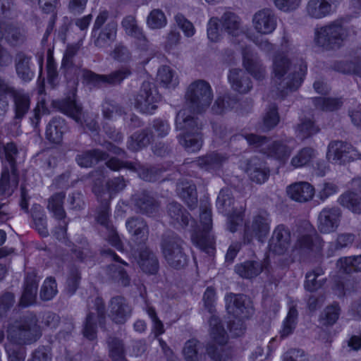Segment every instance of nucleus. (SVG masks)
Here are the masks:
<instances>
[{
  "label": "nucleus",
  "mask_w": 361,
  "mask_h": 361,
  "mask_svg": "<svg viewBox=\"0 0 361 361\" xmlns=\"http://www.w3.org/2000/svg\"><path fill=\"white\" fill-rule=\"evenodd\" d=\"M7 339L16 345H31L42 335L39 319L33 312H27L20 320L10 324L7 329Z\"/></svg>",
  "instance_id": "1"
},
{
  "label": "nucleus",
  "mask_w": 361,
  "mask_h": 361,
  "mask_svg": "<svg viewBox=\"0 0 361 361\" xmlns=\"http://www.w3.org/2000/svg\"><path fill=\"white\" fill-rule=\"evenodd\" d=\"M348 36V29L341 19H337L316 28L314 43L324 51H336L344 44Z\"/></svg>",
  "instance_id": "2"
},
{
  "label": "nucleus",
  "mask_w": 361,
  "mask_h": 361,
  "mask_svg": "<svg viewBox=\"0 0 361 361\" xmlns=\"http://www.w3.org/2000/svg\"><path fill=\"white\" fill-rule=\"evenodd\" d=\"M176 127L181 132L177 135L180 145L186 151L197 152L203 145V134L202 125L199 123L197 117L186 116L180 121L178 116L176 118Z\"/></svg>",
  "instance_id": "3"
},
{
  "label": "nucleus",
  "mask_w": 361,
  "mask_h": 361,
  "mask_svg": "<svg viewBox=\"0 0 361 361\" xmlns=\"http://www.w3.org/2000/svg\"><path fill=\"white\" fill-rule=\"evenodd\" d=\"M184 245V240L176 233L163 236L161 249L165 260L171 267L180 269L188 265L189 257Z\"/></svg>",
  "instance_id": "4"
},
{
  "label": "nucleus",
  "mask_w": 361,
  "mask_h": 361,
  "mask_svg": "<svg viewBox=\"0 0 361 361\" xmlns=\"http://www.w3.org/2000/svg\"><path fill=\"white\" fill-rule=\"evenodd\" d=\"M185 100L190 111L197 114L204 113L213 99V91L208 82L196 80L187 88Z\"/></svg>",
  "instance_id": "5"
},
{
  "label": "nucleus",
  "mask_w": 361,
  "mask_h": 361,
  "mask_svg": "<svg viewBox=\"0 0 361 361\" xmlns=\"http://www.w3.org/2000/svg\"><path fill=\"white\" fill-rule=\"evenodd\" d=\"M6 161L8 163L10 169L4 166L0 177V194L4 195L11 188H17L20 181V174L17 164L18 149L14 142H7L3 148Z\"/></svg>",
  "instance_id": "6"
},
{
  "label": "nucleus",
  "mask_w": 361,
  "mask_h": 361,
  "mask_svg": "<svg viewBox=\"0 0 361 361\" xmlns=\"http://www.w3.org/2000/svg\"><path fill=\"white\" fill-rule=\"evenodd\" d=\"M7 95H10L13 99L14 119L21 121L30 108V98L27 94L22 93L13 87L8 85L0 77V105L3 107H6L8 105Z\"/></svg>",
  "instance_id": "7"
},
{
  "label": "nucleus",
  "mask_w": 361,
  "mask_h": 361,
  "mask_svg": "<svg viewBox=\"0 0 361 361\" xmlns=\"http://www.w3.org/2000/svg\"><path fill=\"white\" fill-rule=\"evenodd\" d=\"M51 105L54 110L73 119L78 124L83 125L85 122L82 106L78 100L76 87L69 90L63 97L53 99Z\"/></svg>",
  "instance_id": "8"
},
{
  "label": "nucleus",
  "mask_w": 361,
  "mask_h": 361,
  "mask_svg": "<svg viewBox=\"0 0 361 361\" xmlns=\"http://www.w3.org/2000/svg\"><path fill=\"white\" fill-rule=\"evenodd\" d=\"M162 96L154 84L144 81L135 98V108L142 114L152 115L158 108Z\"/></svg>",
  "instance_id": "9"
},
{
  "label": "nucleus",
  "mask_w": 361,
  "mask_h": 361,
  "mask_svg": "<svg viewBox=\"0 0 361 361\" xmlns=\"http://www.w3.org/2000/svg\"><path fill=\"white\" fill-rule=\"evenodd\" d=\"M131 75L132 70L128 66H122L107 75L98 74L85 68L82 70V79L84 84L99 87L102 84L119 85Z\"/></svg>",
  "instance_id": "10"
},
{
  "label": "nucleus",
  "mask_w": 361,
  "mask_h": 361,
  "mask_svg": "<svg viewBox=\"0 0 361 361\" xmlns=\"http://www.w3.org/2000/svg\"><path fill=\"white\" fill-rule=\"evenodd\" d=\"M326 157L332 164L345 165L360 159L361 154L350 142L337 140L329 142Z\"/></svg>",
  "instance_id": "11"
},
{
  "label": "nucleus",
  "mask_w": 361,
  "mask_h": 361,
  "mask_svg": "<svg viewBox=\"0 0 361 361\" xmlns=\"http://www.w3.org/2000/svg\"><path fill=\"white\" fill-rule=\"evenodd\" d=\"M251 99H242L237 95L225 93L217 96L212 107L215 115L224 116L228 112L233 111L239 114L248 113L252 108Z\"/></svg>",
  "instance_id": "12"
},
{
  "label": "nucleus",
  "mask_w": 361,
  "mask_h": 361,
  "mask_svg": "<svg viewBox=\"0 0 361 361\" xmlns=\"http://www.w3.org/2000/svg\"><path fill=\"white\" fill-rule=\"evenodd\" d=\"M209 323L211 338L218 345L214 343H209L207 346V353L214 361H224L222 346L227 343V333L218 317L212 315Z\"/></svg>",
  "instance_id": "13"
},
{
  "label": "nucleus",
  "mask_w": 361,
  "mask_h": 361,
  "mask_svg": "<svg viewBox=\"0 0 361 361\" xmlns=\"http://www.w3.org/2000/svg\"><path fill=\"white\" fill-rule=\"evenodd\" d=\"M234 197L231 194L226 193L221 190L216 199L218 210L228 216V223L226 226H243L245 214V207H233ZM243 226H250L245 224Z\"/></svg>",
  "instance_id": "14"
},
{
  "label": "nucleus",
  "mask_w": 361,
  "mask_h": 361,
  "mask_svg": "<svg viewBox=\"0 0 361 361\" xmlns=\"http://www.w3.org/2000/svg\"><path fill=\"white\" fill-rule=\"evenodd\" d=\"M226 308L229 314L238 319V323L240 327L237 336L243 333L242 319L248 318L251 314V308L246 295L243 294L229 293L225 297Z\"/></svg>",
  "instance_id": "15"
},
{
  "label": "nucleus",
  "mask_w": 361,
  "mask_h": 361,
  "mask_svg": "<svg viewBox=\"0 0 361 361\" xmlns=\"http://www.w3.org/2000/svg\"><path fill=\"white\" fill-rule=\"evenodd\" d=\"M96 312H90L87 314L82 330L83 335L90 341H93L97 337V323L101 328L105 326L106 308L103 300L97 298L94 302Z\"/></svg>",
  "instance_id": "16"
},
{
  "label": "nucleus",
  "mask_w": 361,
  "mask_h": 361,
  "mask_svg": "<svg viewBox=\"0 0 361 361\" xmlns=\"http://www.w3.org/2000/svg\"><path fill=\"white\" fill-rule=\"evenodd\" d=\"M192 243L209 256L216 251V238L212 227H193L190 231Z\"/></svg>",
  "instance_id": "17"
},
{
  "label": "nucleus",
  "mask_w": 361,
  "mask_h": 361,
  "mask_svg": "<svg viewBox=\"0 0 361 361\" xmlns=\"http://www.w3.org/2000/svg\"><path fill=\"white\" fill-rule=\"evenodd\" d=\"M228 159V156L226 154L220 153L218 151H211L196 157L191 163L203 171L216 173L222 170Z\"/></svg>",
  "instance_id": "18"
},
{
  "label": "nucleus",
  "mask_w": 361,
  "mask_h": 361,
  "mask_svg": "<svg viewBox=\"0 0 361 361\" xmlns=\"http://www.w3.org/2000/svg\"><path fill=\"white\" fill-rule=\"evenodd\" d=\"M293 140L292 137L276 140L259 152L266 157L277 161L280 164L284 165L288 162L293 152V147L288 144Z\"/></svg>",
  "instance_id": "19"
},
{
  "label": "nucleus",
  "mask_w": 361,
  "mask_h": 361,
  "mask_svg": "<svg viewBox=\"0 0 361 361\" xmlns=\"http://www.w3.org/2000/svg\"><path fill=\"white\" fill-rule=\"evenodd\" d=\"M39 280L34 272L27 273L24 279L23 290L18 302L20 307H27L36 302Z\"/></svg>",
  "instance_id": "20"
},
{
  "label": "nucleus",
  "mask_w": 361,
  "mask_h": 361,
  "mask_svg": "<svg viewBox=\"0 0 361 361\" xmlns=\"http://www.w3.org/2000/svg\"><path fill=\"white\" fill-rule=\"evenodd\" d=\"M286 192L292 200L303 203L311 200L314 197L315 189L308 182L298 181L288 185Z\"/></svg>",
  "instance_id": "21"
},
{
  "label": "nucleus",
  "mask_w": 361,
  "mask_h": 361,
  "mask_svg": "<svg viewBox=\"0 0 361 361\" xmlns=\"http://www.w3.org/2000/svg\"><path fill=\"white\" fill-rule=\"evenodd\" d=\"M253 24L255 30L261 34L273 32L277 25L276 18L272 11L264 8L257 12L253 17Z\"/></svg>",
  "instance_id": "22"
},
{
  "label": "nucleus",
  "mask_w": 361,
  "mask_h": 361,
  "mask_svg": "<svg viewBox=\"0 0 361 361\" xmlns=\"http://www.w3.org/2000/svg\"><path fill=\"white\" fill-rule=\"evenodd\" d=\"M290 241L288 227H276L269 243V250L276 255H283L290 246Z\"/></svg>",
  "instance_id": "23"
},
{
  "label": "nucleus",
  "mask_w": 361,
  "mask_h": 361,
  "mask_svg": "<svg viewBox=\"0 0 361 361\" xmlns=\"http://www.w3.org/2000/svg\"><path fill=\"white\" fill-rule=\"evenodd\" d=\"M131 311L125 298L116 296L111 298L109 317L116 324H124L130 318Z\"/></svg>",
  "instance_id": "24"
},
{
  "label": "nucleus",
  "mask_w": 361,
  "mask_h": 361,
  "mask_svg": "<svg viewBox=\"0 0 361 361\" xmlns=\"http://www.w3.org/2000/svg\"><path fill=\"white\" fill-rule=\"evenodd\" d=\"M177 194L190 210L197 208L198 195L196 185L192 180H184L178 183Z\"/></svg>",
  "instance_id": "25"
},
{
  "label": "nucleus",
  "mask_w": 361,
  "mask_h": 361,
  "mask_svg": "<svg viewBox=\"0 0 361 361\" xmlns=\"http://www.w3.org/2000/svg\"><path fill=\"white\" fill-rule=\"evenodd\" d=\"M153 139V133L149 128L134 132L127 140V149L131 152H138L147 148Z\"/></svg>",
  "instance_id": "26"
},
{
  "label": "nucleus",
  "mask_w": 361,
  "mask_h": 361,
  "mask_svg": "<svg viewBox=\"0 0 361 361\" xmlns=\"http://www.w3.org/2000/svg\"><path fill=\"white\" fill-rule=\"evenodd\" d=\"M134 205L138 212L152 216L158 211L159 204L147 190H142L133 197Z\"/></svg>",
  "instance_id": "27"
},
{
  "label": "nucleus",
  "mask_w": 361,
  "mask_h": 361,
  "mask_svg": "<svg viewBox=\"0 0 361 361\" xmlns=\"http://www.w3.org/2000/svg\"><path fill=\"white\" fill-rule=\"evenodd\" d=\"M142 271L147 274H156L159 270V261L149 249L137 250L133 255Z\"/></svg>",
  "instance_id": "28"
},
{
  "label": "nucleus",
  "mask_w": 361,
  "mask_h": 361,
  "mask_svg": "<svg viewBox=\"0 0 361 361\" xmlns=\"http://www.w3.org/2000/svg\"><path fill=\"white\" fill-rule=\"evenodd\" d=\"M67 130L68 125L66 120L61 117H54L47 125L45 137L49 142L59 145L62 142Z\"/></svg>",
  "instance_id": "29"
},
{
  "label": "nucleus",
  "mask_w": 361,
  "mask_h": 361,
  "mask_svg": "<svg viewBox=\"0 0 361 361\" xmlns=\"http://www.w3.org/2000/svg\"><path fill=\"white\" fill-rule=\"evenodd\" d=\"M228 80L232 90L240 94H246L252 88L251 78L240 68H231Z\"/></svg>",
  "instance_id": "30"
},
{
  "label": "nucleus",
  "mask_w": 361,
  "mask_h": 361,
  "mask_svg": "<svg viewBox=\"0 0 361 361\" xmlns=\"http://www.w3.org/2000/svg\"><path fill=\"white\" fill-rule=\"evenodd\" d=\"M268 265L267 262L247 260L235 265V272L241 278L252 279L259 276Z\"/></svg>",
  "instance_id": "31"
},
{
  "label": "nucleus",
  "mask_w": 361,
  "mask_h": 361,
  "mask_svg": "<svg viewBox=\"0 0 361 361\" xmlns=\"http://www.w3.org/2000/svg\"><path fill=\"white\" fill-rule=\"evenodd\" d=\"M109 157L107 152L94 148L82 151L75 156L76 164L84 169L92 168L99 162L106 160Z\"/></svg>",
  "instance_id": "32"
},
{
  "label": "nucleus",
  "mask_w": 361,
  "mask_h": 361,
  "mask_svg": "<svg viewBox=\"0 0 361 361\" xmlns=\"http://www.w3.org/2000/svg\"><path fill=\"white\" fill-rule=\"evenodd\" d=\"M292 66V61L283 51L276 52L272 57V75L277 80L282 81Z\"/></svg>",
  "instance_id": "33"
},
{
  "label": "nucleus",
  "mask_w": 361,
  "mask_h": 361,
  "mask_svg": "<svg viewBox=\"0 0 361 361\" xmlns=\"http://www.w3.org/2000/svg\"><path fill=\"white\" fill-rule=\"evenodd\" d=\"M334 2L335 0H309L306 11L311 18L322 19L332 13Z\"/></svg>",
  "instance_id": "34"
},
{
  "label": "nucleus",
  "mask_w": 361,
  "mask_h": 361,
  "mask_svg": "<svg viewBox=\"0 0 361 361\" xmlns=\"http://www.w3.org/2000/svg\"><path fill=\"white\" fill-rule=\"evenodd\" d=\"M246 173L250 180L257 184L265 183L270 176L269 168L265 164L259 161L253 162L251 160L247 162Z\"/></svg>",
  "instance_id": "35"
},
{
  "label": "nucleus",
  "mask_w": 361,
  "mask_h": 361,
  "mask_svg": "<svg viewBox=\"0 0 361 361\" xmlns=\"http://www.w3.org/2000/svg\"><path fill=\"white\" fill-rule=\"evenodd\" d=\"M66 193L64 192H56L48 199L47 209L52 214V216L57 221H64L66 217V212L64 209V201Z\"/></svg>",
  "instance_id": "36"
},
{
  "label": "nucleus",
  "mask_w": 361,
  "mask_h": 361,
  "mask_svg": "<svg viewBox=\"0 0 361 361\" xmlns=\"http://www.w3.org/2000/svg\"><path fill=\"white\" fill-rule=\"evenodd\" d=\"M117 33V23L111 21L101 28L94 36H92L94 44L99 48L104 47L109 42H114Z\"/></svg>",
  "instance_id": "37"
},
{
  "label": "nucleus",
  "mask_w": 361,
  "mask_h": 361,
  "mask_svg": "<svg viewBox=\"0 0 361 361\" xmlns=\"http://www.w3.org/2000/svg\"><path fill=\"white\" fill-rule=\"evenodd\" d=\"M32 57L27 56L23 51L16 54V71L19 78L23 82H30L34 77V73L30 70Z\"/></svg>",
  "instance_id": "38"
},
{
  "label": "nucleus",
  "mask_w": 361,
  "mask_h": 361,
  "mask_svg": "<svg viewBox=\"0 0 361 361\" xmlns=\"http://www.w3.org/2000/svg\"><path fill=\"white\" fill-rule=\"evenodd\" d=\"M167 169L161 164L147 165L142 164L138 177L145 182L155 183L159 180Z\"/></svg>",
  "instance_id": "39"
},
{
  "label": "nucleus",
  "mask_w": 361,
  "mask_h": 361,
  "mask_svg": "<svg viewBox=\"0 0 361 361\" xmlns=\"http://www.w3.org/2000/svg\"><path fill=\"white\" fill-rule=\"evenodd\" d=\"M334 71L345 75H355L361 77V59L355 60L335 61L331 65Z\"/></svg>",
  "instance_id": "40"
},
{
  "label": "nucleus",
  "mask_w": 361,
  "mask_h": 361,
  "mask_svg": "<svg viewBox=\"0 0 361 361\" xmlns=\"http://www.w3.org/2000/svg\"><path fill=\"white\" fill-rule=\"evenodd\" d=\"M281 117L278 105L275 103L269 105L262 116L261 128L263 132H269L275 129L279 124Z\"/></svg>",
  "instance_id": "41"
},
{
  "label": "nucleus",
  "mask_w": 361,
  "mask_h": 361,
  "mask_svg": "<svg viewBox=\"0 0 361 361\" xmlns=\"http://www.w3.org/2000/svg\"><path fill=\"white\" fill-rule=\"evenodd\" d=\"M167 213L173 223L178 226H189L190 214L180 203L170 202L167 205Z\"/></svg>",
  "instance_id": "42"
},
{
  "label": "nucleus",
  "mask_w": 361,
  "mask_h": 361,
  "mask_svg": "<svg viewBox=\"0 0 361 361\" xmlns=\"http://www.w3.org/2000/svg\"><path fill=\"white\" fill-rule=\"evenodd\" d=\"M39 8L44 14H50L46 30L54 31L58 20V8L60 5L59 0H38Z\"/></svg>",
  "instance_id": "43"
},
{
  "label": "nucleus",
  "mask_w": 361,
  "mask_h": 361,
  "mask_svg": "<svg viewBox=\"0 0 361 361\" xmlns=\"http://www.w3.org/2000/svg\"><path fill=\"white\" fill-rule=\"evenodd\" d=\"M316 157V150L311 147H304L298 150L290 162V166L295 169L310 166Z\"/></svg>",
  "instance_id": "44"
},
{
  "label": "nucleus",
  "mask_w": 361,
  "mask_h": 361,
  "mask_svg": "<svg viewBox=\"0 0 361 361\" xmlns=\"http://www.w3.org/2000/svg\"><path fill=\"white\" fill-rule=\"evenodd\" d=\"M307 227H298V240L294 245V250H298L300 253H305L313 250L314 240L319 241V238L317 235L314 238L311 234L306 233Z\"/></svg>",
  "instance_id": "45"
},
{
  "label": "nucleus",
  "mask_w": 361,
  "mask_h": 361,
  "mask_svg": "<svg viewBox=\"0 0 361 361\" xmlns=\"http://www.w3.org/2000/svg\"><path fill=\"white\" fill-rule=\"evenodd\" d=\"M243 66L255 80L262 81L264 79L265 71L261 63L245 52L243 54Z\"/></svg>",
  "instance_id": "46"
},
{
  "label": "nucleus",
  "mask_w": 361,
  "mask_h": 361,
  "mask_svg": "<svg viewBox=\"0 0 361 361\" xmlns=\"http://www.w3.org/2000/svg\"><path fill=\"white\" fill-rule=\"evenodd\" d=\"M312 100L316 109L326 112L337 111L340 109L343 104V101L341 97H312Z\"/></svg>",
  "instance_id": "47"
},
{
  "label": "nucleus",
  "mask_w": 361,
  "mask_h": 361,
  "mask_svg": "<svg viewBox=\"0 0 361 361\" xmlns=\"http://www.w3.org/2000/svg\"><path fill=\"white\" fill-rule=\"evenodd\" d=\"M339 204L355 214H361V197L356 192L348 190L341 194L338 200Z\"/></svg>",
  "instance_id": "48"
},
{
  "label": "nucleus",
  "mask_w": 361,
  "mask_h": 361,
  "mask_svg": "<svg viewBox=\"0 0 361 361\" xmlns=\"http://www.w3.org/2000/svg\"><path fill=\"white\" fill-rule=\"evenodd\" d=\"M147 228L148 227H129V232L133 233L131 238L133 242L131 245L132 255L135 254L137 250L149 249L146 245L149 235Z\"/></svg>",
  "instance_id": "49"
},
{
  "label": "nucleus",
  "mask_w": 361,
  "mask_h": 361,
  "mask_svg": "<svg viewBox=\"0 0 361 361\" xmlns=\"http://www.w3.org/2000/svg\"><path fill=\"white\" fill-rule=\"evenodd\" d=\"M307 73V66L306 63H301L298 70L295 71L287 75L286 88L290 92L297 91L302 85Z\"/></svg>",
  "instance_id": "50"
},
{
  "label": "nucleus",
  "mask_w": 361,
  "mask_h": 361,
  "mask_svg": "<svg viewBox=\"0 0 361 361\" xmlns=\"http://www.w3.org/2000/svg\"><path fill=\"white\" fill-rule=\"evenodd\" d=\"M320 129L315 121L309 118H302L295 127V132L301 140L309 139L317 134Z\"/></svg>",
  "instance_id": "51"
},
{
  "label": "nucleus",
  "mask_w": 361,
  "mask_h": 361,
  "mask_svg": "<svg viewBox=\"0 0 361 361\" xmlns=\"http://www.w3.org/2000/svg\"><path fill=\"white\" fill-rule=\"evenodd\" d=\"M219 20L223 29L228 35L233 37L237 36L240 30V21L239 17L235 13L226 11Z\"/></svg>",
  "instance_id": "52"
},
{
  "label": "nucleus",
  "mask_w": 361,
  "mask_h": 361,
  "mask_svg": "<svg viewBox=\"0 0 361 361\" xmlns=\"http://www.w3.org/2000/svg\"><path fill=\"white\" fill-rule=\"evenodd\" d=\"M121 24L128 35L144 42L145 46H147L148 40L142 30L137 25L135 17L133 16H126L122 20Z\"/></svg>",
  "instance_id": "53"
},
{
  "label": "nucleus",
  "mask_w": 361,
  "mask_h": 361,
  "mask_svg": "<svg viewBox=\"0 0 361 361\" xmlns=\"http://www.w3.org/2000/svg\"><path fill=\"white\" fill-rule=\"evenodd\" d=\"M202 345L196 339H190L185 342L183 353L186 361H202Z\"/></svg>",
  "instance_id": "54"
},
{
  "label": "nucleus",
  "mask_w": 361,
  "mask_h": 361,
  "mask_svg": "<svg viewBox=\"0 0 361 361\" xmlns=\"http://www.w3.org/2000/svg\"><path fill=\"white\" fill-rule=\"evenodd\" d=\"M298 317L296 305H290L288 312L283 322L282 329L280 331L281 338H286L293 333L297 325Z\"/></svg>",
  "instance_id": "55"
},
{
  "label": "nucleus",
  "mask_w": 361,
  "mask_h": 361,
  "mask_svg": "<svg viewBox=\"0 0 361 361\" xmlns=\"http://www.w3.org/2000/svg\"><path fill=\"white\" fill-rule=\"evenodd\" d=\"M338 266L345 274L361 271V255L341 258L338 261Z\"/></svg>",
  "instance_id": "56"
},
{
  "label": "nucleus",
  "mask_w": 361,
  "mask_h": 361,
  "mask_svg": "<svg viewBox=\"0 0 361 361\" xmlns=\"http://www.w3.org/2000/svg\"><path fill=\"white\" fill-rule=\"evenodd\" d=\"M269 227H245L243 240L245 243H250L253 239L264 242L267 238Z\"/></svg>",
  "instance_id": "57"
},
{
  "label": "nucleus",
  "mask_w": 361,
  "mask_h": 361,
  "mask_svg": "<svg viewBox=\"0 0 361 361\" xmlns=\"http://www.w3.org/2000/svg\"><path fill=\"white\" fill-rule=\"evenodd\" d=\"M109 356L114 361H127L125 357L123 343L121 340L109 337L108 339Z\"/></svg>",
  "instance_id": "58"
},
{
  "label": "nucleus",
  "mask_w": 361,
  "mask_h": 361,
  "mask_svg": "<svg viewBox=\"0 0 361 361\" xmlns=\"http://www.w3.org/2000/svg\"><path fill=\"white\" fill-rule=\"evenodd\" d=\"M128 180L123 176H118L109 178L106 182V189L110 198L114 197L123 191L127 186Z\"/></svg>",
  "instance_id": "59"
},
{
  "label": "nucleus",
  "mask_w": 361,
  "mask_h": 361,
  "mask_svg": "<svg viewBox=\"0 0 361 361\" xmlns=\"http://www.w3.org/2000/svg\"><path fill=\"white\" fill-rule=\"evenodd\" d=\"M49 109L44 100H42L36 104L33 109V114L30 117V123L35 130L40 126L42 116L49 114Z\"/></svg>",
  "instance_id": "60"
},
{
  "label": "nucleus",
  "mask_w": 361,
  "mask_h": 361,
  "mask_svg": "<svg viewBox=\"0 0 361 361\" xmlns=\"http://www.w3.org/2000/svg\"><path fill=\"white\" fill-rule=\"evenodd\" d=\"M340 212L334 208L324 209L319 215V226H339Z\"/></svg>",
  "instance_id": "61"
},
{
  "label": "nucleus",
  "mask_w": 361,
  "mask_h": 361,
  "mask_svg": "<svg viewBox=\"0 0 361 361\" xmlns=\"http://www.w3.org/2000/svg\"><path fill=\"white\" fill-rule=\"evenodd\" d=\"M108 275L116 282L121 283L123 286H128L130 284V279L126 270L121 266L111 264L108 267Z\"/></svg>",
  "instance_id": "62"
},
{
  "label": "nucleus",
  "mask_w": 361,
  "mask_h": 361,
  "mask_svg": "<svg viewBox=\"0 0 361 361\" xmlns=\"http://www.w3.org/2000/svg\"><path fill=\"white\" fill-rule=\"evenodd\" d=\"M167 20L164 13L161 9H153L147 18V24L151 29H160L166 26Z\"/></svg>",
  "instance_id": "63"
},
{
  "label": "nucleus",
  "mask_w": 361,
  "mask_h": 361,
  "mask_svg": "<svg viewBox=\"0 0 361 361\" xmlns=\"http://www.w3.org/2000/svg\"><path fill=\"white\" fill-rule=\"evenodd\" d=\"M102 113L103 118L109 121L114 120V116H121L126 114L123 106L111 102H105L102 104Z\"/></svg>",
  "instance_id": "64"
}]
</instances>
